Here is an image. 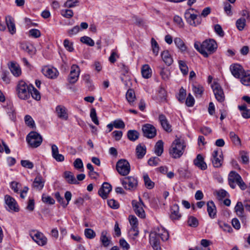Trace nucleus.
Here are the masks:
<instances>
[{"label": "nucleus", "mask_w": 250, "mask_h": 250, "mask_svg": "<svg viewBox=\"0 0 250 250\" xmlns=\"http://www.w3.org/2000/svg\"><path fill=\"white\" fill-rule=\"evenodd\" d=\"M229 135L231 140L235 145H240V139L234 132L231 131Z\"/></svg>", "instance_id": "nucleus-42"}, {"label": "nucleus", "mask_w": 250, "mask_h": 250, "mask_svg": "<svg viewBox=\"0 0 250 250\" xmlns=\"http://www.w3.org/2000/svg\"><path fill=\"white\" fill-rule=\"evenodd\" d=\"M194 164L201 170H205L207 168V165L205 162L204 158L201 154H198L196 158L193 161Z\"/></svg>", "instance_id": "nucleus-21"}, {"label": "nucleus", "mask_w": 250, "mask_h": 250, "mask_svg": "<svg viewBox=\"0 0 250 250\" xmlns=\"http://www.w3.org/2000/svg\"><path fill=\"white\" fill-rule=\"evenodd\" d=\"M246 20L245 18H240L236 21V26L239 31H242L245 27L246 24Z\"/></svg>", "instance_id": "nucleus-39"}, {"label": "nucleus", "mask_w": 250, "mask_h": 250, "mask_svg": "<svg viewBox=\"0 0 250 250\" xmlns=\"http://www.w3.org/2000/svg\"><path fill=\"white\" fill-rule=\"evenodd\" d=\"M4 200L6 204L8 206L10 210L15 212L19 211V208L16 200L9 195L4 196Z\"/></svg>", "instance_id": "nucleus-15"}, {"label": "nucleus", "mask_w": 250, "mask_h": 250, "mask_svg": "<svg viewBox=\"0 0 250 250\" xmlns=\"http://www.w3.org/2000/svg\"><path fill=\"white\" fill-rule=\"evenodd\" d=\"M241 83L246 86L250 85V75H244L241 79Z\"/></svg>", "instance_id": "nucleus-64"}, {"label": "nucleus", "mask_w": 250, "mask_h": 250, "mask_svg": "<svg viewBox=\"0 0 250 250\" xmlns=\"http://www.w3.org/2000/svg\"><path fill=\"white\" fill-rule=\"evenodd\" d=\"M244 208V203L241 202H238L234 207V210L237 216L243 219L245 217Z\"/></svg>", "instance_id": "nucleus-24"}, {"label": "nucleus", "mask_w": 250, "mask_h": 250, "mask_svg": "<svg viewBox=\"0 0 250 250\" xmlns=\"http://www.w3.org/2000/svg\"><path fill=\"white\" fill-rule=\"evenodd\" d=\"M108 232L106 230H103L101 232L100 241L103 245L106 247L108 246L110 243V239L107 236Z\"/></svg>", "instance_id": "nucleus-33"}, {"label": "nucleus", "mask_w": 250, "mask_h": 250, "mask_svg": "<svg viewBox=\"0 0 250 250\" xmlns=\"http://www.w3.org/2000/svg\"><path fill=\"white\" fill-rule=\"evenodd\" d=\"M134 91L131 89H128L126 93V99L130 104H132L135 99Z\"/></svg>", "instance_id": "nucleus-38"}, {"label": "nucleus", "mask_w": 250, "mask_h": 250, "mask_svg": "<svg viewBox=\"0 0 250 250\" xmlns=\"http://www.w3.org/2000/svg\"><path fill=\"white\" fill-rule=\"evenodd\" d=\"M64 177L67 182L70 184H78L79 182L75 179L74 175L70 171H66L64 172Z\"/></svg>", "instance_id": "nucleus-28"}, {"label": "nucleus", "mask_w": 250, "mask_h": 250, "mask_svg": "<svg viewBox=\"0 0 250 250\" xmlns=\"http://www.w3.org/2000/svg\"><path fill=\"white\" fill-rule=\"evenodd\" d=\"M31 85L27 84L24 81L18 82L16 87V92L18 97L22 100H28L30 97Z\"/></svg>", "instance_id": "nucleus-3"}, {"label": "nucleus", "mask_w": 250, "mask_h": 250, "mask_svg": "<svg viewBox=\"0 0 250 250\" xmlns=\"http://www.w3.org/2000/svg\"><path fill=\"white\" fill-rule=\"evenodd\" d=\"M56 112L58 117L64 120L68 119V114L66 108L63 105H58L56 107Z\"/></svg>", "instance_id": "nucleus-20"}, {"label": "nucleus", "mask_w": 250, "mask_h": 250, "mask_svg": "<svg viewBox=\"0 0 250 250\" xmlns=\"http://www.w3.org/2000/svg\"><path fill=\"white\" fill-rule=\"evenodd\" d=\"M224 10L228 16H231L232 15V6L229 2H224Z\"/></svg>", "instance_id": "nucleus-48"}, {"label": "nucleus", "mask_w": 250, "mask_h": 250, "mask_svg": "<svg viewBox=\"0 0 250 250\" xmlns=\"http://www.w3.org/2000/svg\"><path fill=\"white\" fill-rule=\"evenodd\" d=\"M188 224L189 226L195 228L198 226L199 223L198 219L196 217L190 216L188 218Z\"/></svg>", "instance_id": "nucleus-43"}, {"label": "nucleus", "mask_w": 250, "mask_h": 250, "mask_svg": "<svg viewBox=\"0 0 250 250\" xmlns=\"http://www.w3.org/2000/svg\"><path fill=\"white\" fill-rule=\"evenodd\" d=\"M112 190V187L110 184L108 183H104L102 187L99 190V195L103 199H106L107 197L108 194Z\"/></svg>", "instance_id": "nucleus-16"}, {"label": "nucleus", "mask_w": 250, "mask_h": 250, "mask_svg": "<svg viewBox=\"0 0 250 250\" xmlns=\"http://www.w3.org/2000/svg\"><path fill=\"white\" fill-rule=\"evenodd\" d=\"M42 201L43 202L49 205H53L55 203V200L53 198L44 194L42 196Z\"/></svg>", "instance_id": "nucleus-51"}, {"label": "nucleus", "mask_w": 250, "mask_h": 250, "mask_svg": "<svg viewBox=\"0 0 250 250\" xmlns=\"http://www.w3.org/2000/svg\"><path fill=\"white\" fill-rule=\"evenodd\" d=\"M62 15L66 18H70L73 16V12L70 9H63L61 10Z\"/></svg>", "instance_id": "nucleus-56"}, {"label": "nucleus", "mask_w": 250, "mask_h": 250, "mask_svg": "<svg viewBox=\"0 0 250 250\" xmlns=\"http://www.w3.org/2000/svg\"><path fill=\"white\" fill-rule=\"evenodd\" d=\"M108 206L113 209H117L119 207V204L114 199H110L107 201Z\"/></svg>", "instance_id": "nucleus-61"}, {"label": "nucleus", "mask_w": 250, "mask_h": 250, "mask_svg": "<svg viewBox=\"0 0 250 250\" xmlns=\"http://www.w3.org/2000/svg\"><path fill=\"white\" fill-rule=\"evenodd\" d=\"M139 133L136 130H129L127 133L128 139L131 141L137 140L139 138Z\"/></svg>", "instance_id": "nucleus-36"}, {"label": "nucleus", "mask_w": 250, "mask_h": 250, "mask_svg": "<svg viewBox=\"0 0 250 250\" xmlns=\"http://www.w3.org/2000/svg\"><path fill=\"white\" fill-rule=\"evenodd\" d=\"M116 169L120 175L126 176L130 172V164L126 160L121 159L116 164Z\"/></svg>", "instance_id": "nucleus-7"}, {"label": "nucleus", "mask_w": 250, "mask_h": 250, "mask_svg": "<svg viewBox=\"0 0 250 250\" xmlns=\"http://www.w3.org/2000/svg\"><path fill=\"white\" fill-rule=\"evenodd\" d=\"M174 43L177 47L182 52L186 51L187 47L183 41L180 38H175L174 40Z\"/></svg>", "instance_id": "nucleus-32"}, {"label": "nucleus", "mask_w": 250, "mask_h": 250, "mask_svg": "<svg viewBox=\"0 0 250 250\" xmlns=\"http://www.w3.org/2000/svg\"><path fill=\"white\" fill-rule=\"evenodd\" d=\"M207 211L210 217L213 218L216 215V209L213 201H210L207 203Z\"/></svg>", "instance_id": "nucleus-26"}, {"label": "nucleus", "mask_w": 250, "mask_h": 250, "mask_svg": "<svg viewBox=\"0 0 250 250\" xmlns=\"http://www.w3.org/2000/svg\"><path fill=\"white\" fill-rule=\"evenodd\" d=\"M90 116L93 122L96 125H98L99 124V122L98 119L95 108H93L91 109Z\"/></svg>", "instance_id": "nucleus-50"}, {"label": "nucleus", "mask_w": 250, "mask_h": 250, "mask_svg": "<svg viewBox=\"0 0 250 250\" xmlns=\"http://www.w3.org/2000/svg\"><path fill=\"white\" fill-rule=\"evenodd\" d=\"M9 69L12 74L15 77H19L21 74V70L20 65L14 62H11L9 66Z\"/></svg>", "instance_id": "nucleus-25"}, {"label": "nucleus", "mask_w": 250, "mask_h": 250, "mask_svg": "<svg viewBox=\"0 0 250 250\" xmlns=\"http://www.w3.org/2000/svg\"><path fill=\"white\" fill-rule=\"evenodd\" d=\"M21 48L23 51L26 52L29 54L34 53L35 48L31 44L28 42H21L20 45Z\"/></svg>", "instance_id": "nucleus-30"}, {"label": "nucleus", "mask_w": 250, "mask_h": 250, "mask_svg": "<svg viewBox=\"0 0 250 250\" xmlns=\"http://www.w3.org/2000/svg\"><path fill=\"white\" fill-rule=\"evenodd\" d=\"M192 89L194 94L196 97L201 96L204 91V88L203 86L200 85H193Z\"/></svg>", "instance_id": "nucleus-44"}, {"label": "nucleus", "mask_w": 250, "mask_h": 250, "mask_svg": "<svg viewBox=\"0 0 250 250\" xmlns=\"http://www.w3.org/2000/svg\"><path fill=\"white\" fill-rule=\"evenodd\" d=\"M129 221L131 228H137L138 226V221L137 218L134 215L129 216Z\"/></svg>", "instance_id": "nucleus-53"}, {"label": "nucleus", "mask_w": 250, "mask_h": 250, "mask_svg": "<svg viewBox=\"0 0 250 250\" xmlns=\"http://www.w3.org/2000/svg\"><path fill=\"white\" fill-rule=\"evenodd\" d=\"M159 240V234L157 233L156 231H151L149 234V242H154Z\"/></svg>", "instance_id": "nucleus-55"}, {"label": "nucleus", "mask_w": 250, "mask_h": 250, "mask_svg": "<svg viewBox=\"0 0 250 250\" xmlns=\"http://www.w3.org/2000/svg\"><path fill=\"white\" fill-rule=\"evenodd\" d=\"M160 159L157 157L150 158L148 161V164L150 166H156L159 164Z\"/></svg>", "instance_id": "nucleus-59"}, {"label": "nucleus", "mask_w": 250, "mask_h": 250, "mask_svg": "<svg viewBox=\"0 0 250 250\" xmlns=\"http://www.w3.org/2000/svg\"><path fill=\"white\" fill-rule=\"evenodd\" d=\"M182 215L179 212V207L177 204L173 205L170 209V217L172 220H179Z\"/></svg>", "instance_id": "nucleus-19"}, {"label": "nucleus", "mask_w": 250, "mask_h": 250, "mask_svg": "<svg viewBox=\"0 0 250 250\" xmlns=\"http://www.w3.org/2000/svg\"><path fill=\"white\" fill-rule=\"evenodd\" d=\"M144 181L146 187L148 189H152L154 188L155 184L149 178L147 174H145L143 176Z\"/></svg>", "instance_id": "nucleus-37"}, {"label": "nucleus", "mask_w": 250, "mask_h": 250, "mask_svg": "<svg viewBox=\"0 0 250 250\" xmlns=\"http://www.w3.org/2000/svg\"><path fill=\"white\" fill-rule=\"evenodd\" d=\"M151 47L153 54L157 56L159 51V47L157 42L154 38L151 40Z\"/></svg>", "instance_id": "nucleus-41"}, {"label": "nucleus", "mask_w": 250, "mask_h": 250, "mask_svg": "<svg viewBox=\"0 0 250 250\" xmlns=\"http://www.w3.org/2000/svg\"><path fill=\"white\" fill-rule=\"evenodd\" d=\"M45 181L41 175L37 176L35 179L32 184V187L36 190H40L44 187Z\"/></svg>", "instance_id": "nucleus-23"}, {"label": "nucleus", "mask_w": 250, "mask_h": 250, "mask_svg": "<svg viewBox=\"0 0 250 250\" xmlns=\"http://www.w3.org/2000/svg\"><path fill=\"white\" fill-rule=\"evenodd\" d=\"M80 73V68L76 64H73L71 67V71L68 78V81L70 83H75L78 81Z\"/></svg>", "instance_id": "nucleus-12"}, {"label": "nucleus", "mask_w": 250, "mask_h": 250, "mask_svg": "<svg viewBox=\"0 0 250 250\" xmlns=\"http://www.w3.org/2000/svg\"><path fill=\"white\" fill-rule=\"evenodd\" d=\"M194 46L195 48L205 57H208L209 54L215 52L217 48V44L213 39L205 40L202 44L195 42Z\"/></svg>", "instance_id": "nucleus-1"}, {"label": "nucleus", "mask_w": 250, "mask_h": 250, "mask_svg": "<svg viewBox=\"0 0 250 250\" xmlns=\"http://www.w3.org/2000/svg\"><path fill=\"white\" fill-rule=\"evenodd\" d=\"M24 122L25 124L30 128H33L35 127V122L30 115H26L25 116Z\"/></svg>", "instance_id": "nucleus-40"}, {"label": "nucleus", "mask_w": 250, "mask_h": 250, "mask_svg": "<svg viewBox=\"0 0 250 250\" xmlns=\"http://www.w3.org/2000/svg\"><path fill=\"white\" fill-rule=\"evenodd\" d=\"M143 135L147 138H153L156 135V129L152 125L146 124L142 126Z\"/></svg>", "instance_id": "nucleus-11"}, {"label": "nucleus", "mask_w": 250, "mask_h": 250, "mask_svg": "<svg viewBox=\"0 0 250 250\" xmlns=\"http://www.w3.org/2000/svg\"><path fill=\"white\" fill-rule=\"evenodd\" d=\"M193 8L187 10L185 13V18L187 21L191 25L196 26L201 23V20L197 18V15L192 13Z\"/></svg>", "instance_id": "nucleus-8"}, {"label": "nucleus", "mask_w": 250, "mask_h": 250, "mask_svg": "<svg viewBox=\"0 0 250 250\" xmlns=\"http://www.w3.org/2000/svg\"><path fill=\"white\" fill-rule=\"evenodd\" d=\"M179 65L183 74L184 75H187L188 72V69L185 62L183 61H179Z\"/></svg>", "instance_id": "nucleus-46"}, {"label": "nucleus", "mask_w": 250, "mask_h": 250, "mask_svg": "<svg viewBox=\"0 0 250 250\" xmlns=\"http://www.w3.org/2000/svg\"><path fill=\"white\" fill-rule=\"evenodd\" d=\"M173 21L174 22L180 27L182 28L184 26V22L182 18L179 16L176 15L174 17Z\"/></svg>", "instance_id": "nucleus-62"}, {"label": "nucleus", "mask_w": 250, "mask_h": 250, "mask_svg": "<svg viewBox=\"0 0 250 250\" xmlns=\"http://www.w3.org/2000/svg\"><path fill=\"white\" fill-rule=\"evenodd\" d=\"M63 45L65 48L69 52H72L74 50L73 43L68 40L65 39L63 41Z\"/></svg>", "instance_id": "nucleus-54"}, {"label": "nucleus", "mask_w": 250, "mask_h": 250, "mask_svg": "<svg viewBox=\"0 0 250 250\" xmlns=\"http://www.w3.org/2000/svg\"><path fill=\"white\" fill-rule=\"evenodd\" d=\"M29 34L30 36L35 38L40 37L41 35L40 31L37 29H32L30 30Z\"/></svg>", "instance_id": "nucleus-63"}, {"label": "nucleus", "mask_w": 250, "mask_h": 250, "mask_svg": "<svg viewBox=\"0 0 250 250\" xmlns=\"http://www.w3.org/2000/svg\"><path fill=\"white\" fill-rule=\"evenodd\" d=\"M79 1L77 0H67L64 3V6L67 8H72L78 5Z\"/></svg>", "instance_id": "nucleus-60"}, {"label": "nucleus", "mask_w": 250, "mask_h": 250, "mask_svg": "<svg viewBox=\"0 0 250 250\" xmlns=\"http://www.w3.org/2000/svg\"><path fill=\"white\" fill-rule=\"evenodd\" d=\"M164 151V143L162 140H159L155 144L154 152L158 156H160Z\"/></svg>", "instance_id": "nucleus-34"}, {"label": "nucleus", "mask_w": 250, "mask_h": 250, "mask_svg": "<svg viewBox=\"0 0 250 250\" xmlns=\"http://www.w3.org/2000/svg\"><path fill=\"white\" fill-rule=\"evenodd\" d=\"M186 145L183 139H176L169 149L170 156L175 159L179 158L183 154Z\"/></svg>", "instance_id": "nucleus-2"}, {"label": "nucleus", "mask_w": 250, "mask_h": 250, "mask_svg": "<svg viewBox=\"0 0 250 250\" xmlns=\"http://www.w3.org/2000/svg\"><path fill=\"white\" fill-rule=\"evenodd\" d=\"M26 140L28 144L33 148L40 146L42 142V137L36 131H31L26 137Z\"/></svg>", "instance_id": "nucleus-6"}, {"label": "nucleus", "mask_w": 250, "mask_h": 250, "mask_svg": "<svg viewBox=\"0 0 250 250\" xmlns=\"http://www.w3.org/2000/svg\"><path fill=\"white\" fill-rule=\"evenodd\" d=\"M186 96V91L183 87H181L179 90V93L178 96V100L180 102H183Z\"/></svg>", "instance_id": "nucleus-57"}, {"label": "nucleus", "mask_w": 250, "mask_h": 250, "mask_svg": "<svg viewBox=\"0 0 250 250\" xmlns=\"http://www.w3.org/2000/svg\"><path fill=\"white\" fill-rule=\"evenodd\" d=\"M212 163L213 167L217 168L221 167L223 162L222 152H221V154L219 155L218 150H215L212 153Z\"/></svg>", "instance_id": "nucleus-14"}, {"label": "nucleus", "mask_w": 250, "mask_h": 250, "mask_svg": "<svg viewBox=\"0 0 250 250\" xmlns=\"http://www.w3.org/2000/svg\"><path fill=\"white\" fill-rule=\"evenodd\" d=\"M5 21L10 33L12 34H14L16 32V27L13 19L10 16H7L5 18Z\"/></svg>", "instance_id": "nucleus-27"}, {"label": "nucleus", "mask_w": 250, "mask_h": 250, "mask_svg": "<svg viewBox=\"0 0 250 250\" xmlns=\"http://www.w3.org/2000/svg\"><path fill=\"white\" fill-rule=\"evenodd\" d=\"M132 205L136 215L141 218H145L146 217V213L143 208L144 204L142 199L139 198L138 201L135 200H133L132 201Z\"/></svg>", "instance_id": "nucleus-9"}, {"label": "nucleus", "mask_w": 250, "mask_h": 250, "mask_svg": "<svg viewBox=\"0 0 250 250\" xmlns=\"http://www.w3.org/2000/svg\"><path fill=\"white\" fill-rule=\"evenodd\" d=\"M159 120L161 123L163 128L167 132H170L172 131L171 126L168 123L167 119L164 114H160L159 116Z\"/></svg>", "instance_id": "nucleus-18"}, {"label": "nucleus", "mask_w": 250, "mask_h": 250, "mask_svg": "<svg viewBox=\"0 0 250 250\" xmlns=\"http://www.w3.org/2000/svg\"><path fill=\"white\" fill-rule=\"evenodd\" d=\"M228 181L229 186L232 188L236 187V184L242 190H245L247 188V185L243 181L241 176L236 172L231 171L229 174Z\"/></svg>", "instance_id": "nucleus-4"}, {"label": "nucleus", "mask_w": 250, "mask_h": 250, "mask_svg": "<svg viewBox=\"0 0 250 250\" xmlns=\"http://www.w3.org/2000/svg\"><path fill=\"white\" fill-rule=\"evenodd\" d=\"M216 99L219 102H223L225 100V94L221 85L216 82H214L211 85Z\"/></svg>", "instance_id": "nucleus-10"}, {"label": "nucleus", "mask_w": 250, "mask_h": 250, "mask_svg": "<svg viewBox=\"0 0 250 250\" xmlns=\"http://www.w3.org/2000/svg\"><path fill=\"white\" fill-rule=\"evenodd\" d=\"M161 57L163 61L167 65H171L173 62V59L171 55L167 50L164 51L161 53Z\"/></svg>", "instance_id": "nucleus-29"}, {"label": "nucleus", "mask_w": 250, "mask_h": 250, "mask_svg": "<svg viewBox=\"0 0 250 250\" xmlns=\"http://www.w3.org/2000/svg\"><path fill=\"white\" fill-rule=\"evenodd\" d=\"M80 41L83 43L88 45L90 46H93L95 44L94 41L90 37L87 36H83L81 37Z\"/></svg>", "instance_id": "nucleus-47"}, {"label": "nucleus", "mask_w": 250, "mask_h": 250, "mask_svg": "<svg viewBox=\"0 0 250 250\" xmlns=\"http://www.w3.org/2000/svg\"><path fill=\"white\" fill-rule=\"evenodd\" d=\"M42 72L45 76L54 79L57 77L58 71L55 68H50L45 66L42 69Z\"/></svg>", "instance_id": "nucleus-22"}, {"label": "nucleus", "mask_w": 250, "mask_h": 250, "mask_svg": "<svg viewBox=\"0 0 250 250\" xmlns=\"http://www.w3.org/2000/svg\"><path fill=\"white\" fill-rule=\"evenodd\" d=\"M121 182L124 188L127 190L134 191L138 187V181L133 176H127L121 179Z\"/></svg>", "instance_id": "nucleus-5"}, {"label": "nucleus", "mask_w": 250, "mask_h": 250, "mask_svg": "<svg viewBox=\"0 0 250 250\" xmlns=\"http://www.w3.org/2000/svg\"><path fill=\"white\" fill-rule=\"evenodd\" d=\"M230 70L233 76L236 78H239L241 75H243L244 73L243 67L237 63L231 65Z\"/></svg>", "instance_id": "nucleus-17"}, {"label": "nucleus", "mask_w": 250, "mask_h": 250, "mask_svg": "<svg viewBox=\"0 0 250 250\" xmlns=\"http://www.w3.org/2000/svg\"><path fill=\"white\" fill-rule=\"evenodd\" d=\"M35 232V231H33L30 233V236L33 240L35 241L39 245H45L47 243V238L42 233L40 232L37 231L35 233L33 234V233Z\"/></svg>", "instance_id": "nucleus-13"}, {"label": "nucleus", "mask_w": 250, "mask_h": 250, "mask_svg": "<svg viewBox=\"0 0 250 250\" xmlns=\"http://www.w3.org/2000/svg\"><path fill=\"white\" fill-rule=\"evenodd\" d=\"M55 198H56L58 202L63 207L65 208L68 205V203H66L63 198L60 195V194L59 192H56L55 194Z\"/></svg>", "instance_id": "nucleus-52"}, {"label": "nucleus", "mask_w": 250, "mask_h": 250, "mask_svg": "<svg viewBox=\"0 0 250 250\" xmlns=\"http://www.w3.org/2000/svg\"><path fill=\"white\" fill-rule=\"evenodd\" d=\"M84 235L87 238L92 239L95 237L96 233L91 229H84Z\"/></svg>", "instance_id": "nucleus-49"}, {"label": "nucleus", "mask_w": 250, "mask_h": 250, "mask_svg": "<svg viewBox=\"0 0 250 250\" xmlns=\"http://www.w3.org/2000/svg\"><path fill=\"white\" fill-rule=\"evenodd\" d=\"M141 73L144 78L148 79L151 76V70L148 64H145L142 66Z\"/></svg>", "instance_id": "nucleus-35"}, {"label": "nucleus", "mask_w": 250, "mask_h": 250, "mask_svg": "<svg viewBox=\"0 0 250 250\" xmlns=\"http://www.w3.org/2000/svg\"><path fill=\"white\" fill-rule=\"evenodd\" d=\"M136 153L138 159H142L146 153V147L145 145H138L136 148Z\"/></svg>", "instance_id": "nucleus-31"}, {"label": "nucleus", "mask_w": 250, "mask_h": 250, "mask_svg": "<svg viewBox=\"0 0 250 250\" xmlns=\"http://www.w3.org/2000/svg\"><path fill=\"white\" fill-rule=\"evenodd\" d=\"M31 90L30 95L32 98L37 101H39L41 99V95L39 91L36 89L34 86L31 85Z\"/></svg>", "instance_id": "nucleus-45"}, {"label": "nucleus", "mask_w": 250, "mask_h": 250, "mask_svg": "<svg viewBox=\"0 0 250 250\" xmlns=\"http://www.w3.org/2000/svg\"><path fill=\"white\" fill-rule=\"evenodd\" d=\"M113 123L114 127L116 128L123 129L125 127V124L121 120H115Z\"/></svg>", "instance_id": "nucleus-58"}]
</instances>
